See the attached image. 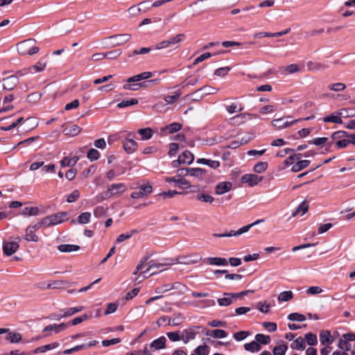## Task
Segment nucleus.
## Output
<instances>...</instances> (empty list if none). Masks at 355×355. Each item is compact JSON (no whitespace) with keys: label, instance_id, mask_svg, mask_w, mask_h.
Returning a JSON list of instances; mask_svg holds the SVG:
<instances>
[{"label":"nucleus","instance_id":"nucleus-1","mask_svg":"<svg viewBox=\"0 0 355 355\" xmlns=\"http://www.w3.org/2000/svg\"><path fill=\"white\" fill-rule=\"evenodd\" d=\"M36 41L28 39L17 44V51L20 55H33L39 51V47L35 45Z\"/></svg>","mask_w":355,"mask_h":355},{"label":"nucleus","instance_id":"nucleus-2","mask_svg":"<svg viewBox=\"0 0 355 355\" xmlns=\"http://www.w3.org/2000/svg\"><path fill=\"white\" fill-rule=\"evenodd\" d=\"M126 190L127 187L124 183L112 184L108 187L107 191L101 194V199L105 200L114 196H121Z\"/></svg>","mask_w":355,"mask_h":355},{"label":"nucleus","instance_id":"nucleus-3","mask_svg":"<svg viewBox=\"0 0 355 355\" xmlns=\"http://www.w3.org/2000/svg\"><path fill=\"white\" fill-rule=\"evenodd\" d=\"M68 220V213L66 211H60L54 214L46 216L43 218V223L46 224V227L50 225H55L63 223Z\"/></svg>","mask_w":355,"mask_h":355},{"label":"nucleus","instance_id":"nucleus-4","mask_svg":"<svg viewBox=\"0 0 355 355\" xmlns=\"http://www.w3.org/2000/svg\"><path fill=\"white\" fill-rule=\"evenodd\" d=\"M263 221H264L263 219H259V220H257L255 222H254V223H251L250 225H248L242 227L241 228H240L237 231L231 230L229 232H224L223 234L214 233L213 234V236L214 237H230V236H239V235H241V234H242L243 233L247 232L252 227H253V226H254V225H256L257 224H259L260 223H262Z\"/></svg>","mask_w":355,"mask_h":355},{"label":"nucleus","instance_id":"nucleus-5","mask_svg":"<svg viewBox=\"0 0 355 355\" xmlns=\"http://www.w3.org/2000/svg\"><path fill=\"white\" fill-rule=\"evenodd\" d=\"M194 160V155L190 151L186 150L173 160L171 165L173 168H178L181 164H191Z\"/></svg>","mask_w":355,"mask_h":355},{"label":"nucleus","instance_id":"nucleus-6","mask_svg":"<svg viewBox=\"0 0 355 355\" xmlns=\"http://www.w3.org/2000/svg\"><path fill=\"white\" fill-rule=\"evenodd\" d=\"M291 118L292 117L291 116H287L286 117L275 119L272 121L271 124L276 130H279L286 128L296 123L301 121V119H295V120H293L291 121H288L287 120L288 119H291Z\"/></svg>","mask_w":355,"mask_h":355},{"label":"nucleus","instance_id":"nucleus-7","mask_svg":"<svg viewBox=\"0 0 355 355\" xmlns=\"http://www.w3.org/2000/svg\"><path fill=\"white\" fill-rule=\"evenodd\" d=\"M148 268L141 273V275H144V278L164 270L165 268L164 267L168 264L157 263L155 261L152 260L148 263Z\"/></svg>","mask_w":355,"mask_h":355},{"label":"nucleus","instance_id":"nucleus-8","mask_svg":"<svg viewBox=\"0 0 355 355\" xmlns=\"http://www.w3.org/2000/svg\"><path fill=\"white\" fill-rule=\"evenodd\" d=\"M138 190L130 194L132 198H142L148 196L153 191V187L150 183L141 184L137 187Z\"/></svg>","mask_w":355,"mask_h":355},{"label":"nucleus","instance_id":"nucleus-9","mask_svg":"<svg viewBox=\"0 0 355 355\" xmlns=\"http://www.w3.org/2000/svg\"><path fill=\"white\" fill-rule=\"evenodd\" d=\"M15 240L16 241H15L3 242V251L6 255L11 256L19 248V245L18 244V242L21 240V239L19 237H17Z\"/></svg>","mask_w":355,"mask_h":355},{"label":"nucleus","instance_id":"nucleus-10","mask_svg":"<svg viewBox=\"0 0 355 355\" xmlns=\"http://www.w3.org/2000/svg\"><path fill=\"white\" fill-rule=\"evenodd\" d=\"M263 178L255 174H245L241 177L243 183L248 184L250 187H254L263 180Z\"/></svg>","mask_w":355,"mask_h":355},{"label":"nucleus","instance_id":"nucleus-11","mask_svg":"<svg viewBox=\"0 0 355 355\" xmlns=\"http://www.w3.org/2000/svg\"><path fill=\"white\" fill-rule=\"evenodd\" d=\"M3 87L6 90L13 89L19 83V78L17 75H12L3 78Z\"/></svg>","mask_w":355,"mask_h":355},{"label":"nucleus","instance_id":"nucleus-12","mask_svg":"<svg viewBox=\"0 0 355 355\" xmlns=\"http://www.w3.org/2000/svg\"><path fill=\"white\" fill-rule=\"evenodd\" d=\"M132 35L130 34H120L112 35L109 37L110 40H112V44L115 46H121L128 42Z\"/></svg>","mask_w":355,"mask_h":355},{"label":"nucleus","instance_id":"nucleus-13","mask_svg":"<svg viewBox=\"0 0 355 355\" xmlns=\"http://www.w3.org/2000/svg\"><path fill=\"white\" fill-rule=\"evenodd\" d=\"M158 81H159L158 79H154V80H150L144 81V82L134 84V85L126 84L123 86V89H128V90L136 91L139 87H148L149 85H150L152 84H156Z\"/></svg>","mask_w":355,"mask_h":355},{"label":"nucleus","instance_id":"nucleus-14","mask_svg":"<svg viewBox=\"0 0 355 355\" xmlns=\"http://www.w3.org/2000/svg\"><path fill=\"white\" fill-rule=\"evenodd\" d=\"M232 188V184L230 182H222L218 183L215 187V193L222 195L230 191Z\"/></svg>","mask_w":355,"mask_h":355},{"label":"nucleus","instance_id":"nucleus-15","mask_svg":"<svg viewBox=\"0 0 355 355\" xmlns=\"http://www.w3.org/2000/svg\"><path fill=\"white\" fill-rule=\"evenodd\" d=\"M343 111H344V110H340L336 112V114H332L331 115L324 117L323 121L325 123H334L338 124L343 123V120L340 118V116L343 115Z\"/></svg>","mask_w":355,"mask_h":355},{"label":"nucleus","instance_id":"nucleus-16","mask_svg":"<svg viewBox=\"0 0 355 355\" xmlns=\"http://www.w3.org/2000/svg\"><path fill=\"white\" fill-rule=\"evenodd\" d=\"M290 31H291V28H288L283 31L277 32V33H268V32H260V33H255L254 35V37L257 38V37H280L285 34L288 33Z\"/></svg>","mask_w":355,"mask_h":355},{"label":"nucleus","instance_id":"nucleus-17","mask_svg":"<svg viewBox=\"0 0 355 355\" xmlns=\"http://www.w3.org/2000/svg\"><path fill=\"white\" fill-rule=\"evenodd\" d=\"M218 92V89L214 88L211 86H204L198 89H197L196 92L192 93L191 95H197L199 93L202 92V94L200 95V98H202L203 96L209 95V94H216Z\"/></svg>","mask_w":355,"mask_h":355},{"label":"nucleus","instance_id":"nucleus-18","mask_svg":"<svg viewBox=\"0 0 355 355\" xmlns=\"http://www.w3.org/2000/svg\"><path fill=\"white\" fill-rule=\"evenodd\" d=\"M69 327V323H61L59 324H50L44 328L43 332L54 331L56 334L66 329Z\"/></svg>","mask_w":355,"mask_h":355},{"label":"nucleus","instance_id":"nucleus-19","mask_svg":"<svg viewBox=\"0 0 355 355\" xmlns=\"http://www.w3.org/2000/svg\"><path fill=\"white\" fill-rule=\"evenodd\" d=\"M123 146L125 151L129 154L134 153L137 148V143L132 139H126Z\"/></svg>","mask_w":355,"mask_h":355},{"label":"nucleus","instance_id":"nucleus-20","mask_svg":"<svg viewBox=\"0 0 355 355\" xmlns=\"http://www.w3.org/2000/svg\"><path fill=\"white\" fill-rule=\"evenodd\" d=\"M198 256H184L179 257L177 258V262L181 264L190 265L196 263L198 262Z\"/></svg>","mask_w":355,"mask_h":355},{"label":"nucleus","instance_id":"nucleus-21","mask_svg":"<svg viewBox=\"0 0 355 355\" xmlns=\"http://www.w3.org/2000/svg\"><path fill=\"white\" fill-rule=\"evenodd\" d=\"M152 76H153L152 72L145 71V72H143L139 74H137V75H135V76L128 78L127 80V82L128 83L139 82L142 80L148 79V78L152 77Z\"/></svg>","mask_w":355,"mask_h":355},{"label":"nucleus","instance_id":"nucleus-22","mask_svg":"<svg viewBox=\"0 0 355 355\" xmlns=\"http://www.w3.org/2000/svg\"><path fill=\"white\" fill-rule=\"evenodd\" d=\"M166 338L164 336H161L157 339L154 340L150 344V347L155 350L162 349L166 347Z\"/></svg>","mask_w":355,"mask_h":355},{"label":"nucleus","instance_id":"nucleus-23","mask_svg":"<svg viewBox=\"0 0 355 355\" xmlns=\"http://www.w3.org/2000/svg\"><path fill=\"white\" fill-rule=\"evenodd\" d=\"M194 328L195 327H191L188 329H184L182 332V340L184 343H187L189 340L195 338L196 333L194 331Z\"/></svg>","mask_w":355,"mask_h":355},{"label":"nucleus","instance_id":"nucleus-24","mask_svg":"<svg viewBox=\"0 0 355 355\" xmlns=\"http://www.w3.org/2000/svg\"><path fill=\"white\" fill-rule=\"evenodd\" d=\"M80 131L81 128L75 124L69 125L63 130V132L66 135H69L71 137L76 136L80 132Z\"/></svg>","mask_w":355,"mask_h":355},{"label":"nucleus","instance_id":"nucleus-25","mask_svg":"<svg viewBox=\"0 0 355 355\" xmlns=\"http://www.w3.org/2000/svg\"><path fill=\"white\" fill-rule=\"evenodd\" d=\"M320 343L323 345H329L331 344L334 339L329 331H322L320 334Z\"/></svg>","mask_w":355,"mask_h":355},{"label":"nucleus","instance_id":"nucleus-26","mask_svg":"<svg viewBox=\"0 0 355 355\" xmlns=\"http://www.w3.org/2000/svg\"><path fill=\"white\" fill-rule=\"evenodd\" d=\"M207 263L215 266H227L228 264L227 259L222 257H209L207 259Z\"/></svg>","mask_w":355,"mask_h":355},{"label":"nucleus","instance_id":"nucleus-27","mask_svg":"<svg viewBox=\"0 0 355 355\" xmlns=\"http://www.w3.org/2000/svg\"><path fill=\"white\" fill-rule=\"evenodd\" d=\"M310 164V161L307 159L297 161L291 168L293 172H299L306 168Z\"/></svg>","mask_w":355,"mask_h":355},{"label":"nucleus","instance_id":"nucleus-28","mask_svg":"<svg viewBox=\"0 0 355 355\" xmlns=\"http://www.w3.org/2000/svg\"><path fill=\"white\" fill-rule=\"evenodd\" d=\"M58 346H60V343H57V342L52 343H50V344H47V345H45L37 347L34 350L33 352L35 354L44 353V352H46L48 350H51V349H55V348L58 347Z\"/></svg>","mask_w":355,"mask_h":355},{"label":"nucleus","instance_id":"nucleus-29","mask_svg":"<svg viewBox=\"0 0 355 355\" xmlns=\"http://www.w3.org/2000/svg\"><path fill=\"white\" fill-rule=\"evenodd\" d=\"M58 249L61 252H71L78 251L80 246L78 245L61 244L58 245Z\"/></svg>","mask_w":355,"mask_h":355},{"label":"nucleus","instance_id":"nucleus-30","mask_svg":"<svg viewBox=\"0 0 355 355\" xmlns=\"http://www.w3.org/2000/svg\"><path fill=\"white\" fill-rule=\"evenodd\" d=\"M78 159L79 157L77 156H73L71 158L64 157L60 161V166L61 167L73 166L78 162Z\"/></svg>","mask_w":355,"mask_h":355},{"label":"nucleus","instance_id":"nucleus-31","mask_svg":"<svg viewBox=\"0 0 355 355\" xmlns=\"http://www.w3.org/2000/svg\"><path fill=\"white\" fill-rule=\"evenodd\" d=\"M304 339L302 337H298L291 344V347L293 349L304 350L305 349Z\"/></svg>","mask_w":355,"mask_h":355},{"label":"nucleus","instance_id":"nucleus-32","mask_svg":"<svg viewBox=\"0 0 355 355\" xmlns=\"http://www.w3.org/2000/svg\"><path fill=\"white\" fill-rule=\"evenodd\" d=\"M24 239L27 241L37 242L39 240L38 236L32 230V227H27L26 229V234Z\"/></svg>","mask_w":355,"mask_h":355},{"label":"nucleus","instance_id":"nucleus-33","mask_svg":"<svg viewBox=\"0 0 355 355\" xmlns=\"http://www.w3.org/2000/svg\"><path fill=\"white\" fill-rule=\"evenodd\" d=\"M243 347L246 351L251 352H257L261 349V346L257 343V340L252 341L249 343H245Z\"/></svg>","mask_w":355,"mask_h":355},{"label":"nucleus","instance_id":"nucleus-34","mask_svg":"<svg viewBox=\"0 0 355 355\" xmlns=\"http://www.w3.org/2000/svg\"><path fill=\"white\" fill-rule=\"evenodd\" d=\"M21 214L24 216H37L39 214V209L35 207H26L21 209Z\"/></svg>","mask_w":355,"mask_h":355},{"label":"nucleus","instance_id":"nucleus-35","mask_svg":"<svg viewBox=\"0 0 355 355\" xmlns=\"http://www.w3.org/2000/svg\"><path fill=\"white\" fill-rule=\"evenodd\" d=\"M187 173L191 176L200 179L205 174V171L201 168H190L187 170Z\"/></svg>","mask_w":355,"mask_h":355},{"label":"nucleus","instance_id":"nucleus-36","mask_svg":"<svg viewBox=\"0 0 355 355\" xmlns=\"http://www.w3.org/2000/svg\"><path fill=\"white\" fill-rule=\"evenodd\" d=\"M206 335L214 338H225L227 336V334L223 329H214L211 331H207Z\"/></svg>","mask_w":355,"mask_h":355},{"label":"nucleus","instance_id":"nucleus-37","mask_svg":"<svg viewBox=\"0 0 355 355\" xmlns=\"http://www.w3.org/2000/svg\"><path fill=\"white\" fill-rule=\"evenodd\" d=\"M309 206L308 202L306 200H304L292 214V216L295 217L300 212H302V214H306L309 210Z\"/></svg>","mask_w":355,"mask_h":355},{"label":"nucleus","instance_id":"nucleus-38","mask_svg":"<svg viewBox=\"0 0 355 355\" xmlns=\"http://www.w3.org/2000/svg\"><path fill=\"white\" fill-rule=\"evenodd\" d=\"M182 128V125L179 123H172L166 126H165L162 130L168 131L169 134H173L179 131Z\"/></svg>","mask_w":355,"mask_h":355},{"label":"nucleus","instance_id":"nucleus-39","mask_svg":"<svg viewBox=\"0 0 355 355\" xmlns=\"http://www.w3.org/2000/svg\"><path fill=\"white\" fill-rule=\"evenodd\" d=\"M138 133L141 136L143 140H148L152 137L153 131L150 128H146L139 129Z\"/></svg>","mask_w":355,"mask_h":355},{"label":"nucleus","instance_id":"nucleus-40","mask_svg":"<svg viewBox=\"0 0 355 355\" xmlns=\"http://www.w3.org/2000/svg\"><path fill=\"white\" fill-rule=\"evenodd\" d=\"M149 8H145L144 9H141V8H139L137 6H132L128 8V12L131 17H136L141 12H145Z\"/></svg>","mask_w":355,"mask_h":355},{"label":"nucleus","instance_id":"nucleus-41","mask_svg":"<svg viewBox=\"0 0 355 355\" xmlns=\"http://www.w3.org/2000/svg\"><path fill=\"white\" fill-rule=\"evenodd\" d=\"M92 315L90 314V315H88V314H83L79 317H76L75 318H73L72 320H71L69 323V326L70 325H73V326H75V325H77L81 322H83V321L87 320V319H89V318H92Z\"/></svg>","mask_w":355,"mask_h":355},{"label":"nucleus","instance_id":"nucleus-42","mask_svg":"<svg viewBox=\"0 0 355 355\" xmlns=\"http://www.w3.org/2000/svg\"><path fill=\"white\" fill-rule=\"evenodd\" d=\"M83 309V306H82L69 308L64 311V313L62 314V316L64 318L71 316L81 311Z\"/></svg>","mask_w":355,"mask_h":355},{"label":"nucleus","instance_id":"nucleus-43","mask_svg":"<svg viewBox=\"0 0 355 355\" xmlns=\"http://www.w3.org/2000/svg\"><path fill=\"white\" fill-rule=\"evenodd\" d=\"M255 339L259 345H268L270 342V336L262 334H257Z\"/></svg>","mask_w":355,"mask_h":355},{"label":"nucleus","instance_id":"nucleus-44","mask_svg":"<svg viewBox=\"0 0 355 355\" xmlns=\"http://www.w3.org/2000/svg\"><path fill=\"white\" fill-rule=\"evenodd\" d=\"M6 340L12 343H17L21 340V335L19 333L7 332Z\"/></svg>","mask_w":355,"mask_h":355},{"label":"nucleus","instance_id":"nucleus-45","mask_svg":"<svg viewBox=\"0 0 355 355\" xmlns=\"http://www.w3.org/2000/svg\"><path fill=\"white\" fill-rule=\"evenodd\" d=\"M46 62L40 61V62H37L35 64L30 67L28 70L30 72H33H33H40L44 69V68L46 67Z\"/></svg>","mask_w":355,"mask_h":355},{"label":"nucleus","instance_id":"nucleus-46","mask_svg":"<svg viewBox=\"0 0 355 355\" xmlns=\"http://www.w3.org/2000/svg\"><path fill=\"white\" fill-rule=\"evenodd\" d=\"M293 297V294L292 291H283L279 293L278 295V300L282 302H288L291 300Z\"/></svg>","mask_w":355,"mask_h":355},{"label":"nucleus","instance_id":"nucleus-47","mask_svg":"<svg viewBox=\"0 0 355 355\" xmlns=\"http://www.w3.org/2000/svg\"><path fill=\"white\" fill-rule=\"evenodd\" d=\"M268 166L266 162H260L254 166L253 171L257 173H261L268 168Z\"/></svg>","mask_w":355,"mask_h":355},{"label":"nucleus","instance_id":"nucleus-48","mask_svg":"<svg viewBox=\"0 0 355 355\" xmlns=\"http://www.w3.org/2000/svg\"><path fill=\"white\" fill-rule=\"evenodd\" d=\"M184 320V317L180 313H175L172 320L171 319V326H179L182 323Z\"/></svg>","mask_w":355,"mask_h":355},{"label":"nucleus","instance_id":"nucleus-49","mask_svg":"<svg viewBox=\"0 0 355 355\" xmlns=\"http://www.w3.org/2000/svg\"><path fill=\"white\" fill-rule=\"evenodd\" d=\"M349 134L343 130L336 131L331 134V138L332 140H340L343 138H348Z\"/></svg>","mask_w":355,"mask_h":355},{"label":"nucleus","instance_id":"nucleus-50","mask_svg":"<svg viewBox=\"0 0 355 355\" xmlns=\"http://www.w3.org/2000/svg\"><path fill=\"white\" fill-rule=\"evenodd\" d=\"M287 349L288 347L286 345L275 346L272 350L273 355H285Z\"/></svg>","mask_w":355,"mask_h":355},{"label":"nucleus","instance_id":"nucleus-51","mask_svg":"<svg viewBox=\"0 0 355 355\" xmlns=\"http://www.w3.org/2000/svg\"><path fill=\"white\" fill-rule=\"evenodd\" d=\"M138 103V100L137 98H132L130 100L122 101L119 103H118L117 107L119 108H123L131 105H135Z\"/></svg>","mask_w":355,"mask_h":355},{"label":"nucleus","instance_id":"nucleus-52","mask_svg":"<svg viewBox=\"0 0 355 355\" xmlns=\"http://www.w3.org/2000/svg\"><path fill=\"white\" fill-rule=\"evenodd\" d=\"M304 338L309 345L313 346L317 344V336L312 333H308L305 335Z\"/></svg>","mask_w":355,"mask_h":355},{"label":"nucleus","instance_id":"nucleus-53","mask_svg":"<svg viewBox=\"0 0 355 355\" xmlns=\"http://www.w3.org/2000/svg\"><path fill=\"white\" fill-rule=\"evenodd\" d=\"M223 297L218 298L217 302L220 306H227L232 303V300L230 295H223Z\"/></svg>","mask_w":355,"mask_h":355},{"label":"nucleus","instance_id":"nucleus-54","mask_svg":"<svg viewBox=\"0 0 355 355\" xmlns=\"http://www.w3.org/2000/svg\"><path fill=\"white\" fill-rule=\"evenodd\" d=\"M42 94L38 92H34L28 94L26 97V101L31 103H37L41 98Z\"/></svg>","mask_w":355,"mask_h":355},{"label":"nucleus","instance_id":"nucleus-55","mask_svg":"<svg viewBox=\"0 0 355 355\" xmlns=\"http://www.w3.org/2000/svg\"><path fill=\"white\" fill-rule=\"evenodd\" d=\"M87 157L91 161H95L100 157V153L96 149L91 148L88 150Z\"/></svg>","mask_w":355,"mask_h":355},{"label":"nucleus","instance_id":"nucleus-56","mask_svg":"<svg viewBox=\"0 0 355 355\" xmlns=\"http://www.w3.org/2000/svg\"><path fill=\"white\" fill-rule=\"evenodd\" d=\"M250 333L249 331H241L235 333L233 335L234 338L237 341H241L250 336Z\"/></svg>","mask_w":355,"mask_h":355},{"label":"nucleus","instance_id":"nucleus-57","mask_svg":"<svg viewBox=\"0 0 355 355\" xmlns=\"http://www.w3.org/2000/svg\"><path fill=\"white\" fill-rule=\"evenodd\" d=\"M288 319L291 321L302 322L306 320V317L298 313H292L288 315Z\"/></svg>","mask_w":355,"mask_h":355},{"label":"nucleus","instance_id":"nucleus-58","mask_svg":"<svg viewBox=\"0 0 355 355\" xmlns=\"http://www.w3.org/2000/svg\"><path fill=\"white\" fill-rule=\"evenodd\" d=\"M185 37V35L183 33L178 34L175 36L171 37L168 40L170 45H175L181 42Z\"/></svg>","mask_w":355,"mask_h":355},{"label":"nucleus","instance_id":"nucleus-59","mask_svg":"<svg viewBox=\"0 0 355 355\" xmlns=\"http://www.w3.org/2000/svg\"><path fill=\"white\" fill-rule=\"evenodd\" d=\"M107 211V208L103 206H98L96 207L94 210V215L97 217L100 218L106 214Z\"/></svg>","mask_w":355,"mask_h":355},{"label":"nucleus","instance_id":"nucleus-60","mask_svg":"<svg viewBox=\"0 0 355 355\" xmlns=\"http://www.w3.org/2000/svg\"><path fill=\"white\" fill-rule=\"evenodd\" d=\"M91 214L89 212H84L79 215L78 221L80 224H86L89 222Z\"/></svg>","mask_w":355,"mask_h":355},{"label":"nucleus","instance_id":"nucleus-61","mask_svg":"<svg viewBox=\"0 0 355 355\" xmlns=\"http://www.w3.org/2000/svg\"><path fill=\"white\" fill-rule=\"evenodd\" d=\"M328 88L332 91L340 92V91H343L346 88V85H345V84L342 83H337L330 84L328 86Z\"/></svg>","mask_w":355,"mask_h":355},{"label":"nucleus","instance_id":"nucleus-62","mask_svg":"<svg viewBox=\"0 0 355 355\" xmlns=\"http://www.w3.org/2000/svg\"><path fill=\"white\" fill-rule=\"evenodd\" d=\"M182 93L178 91L175 95H168L164 96V100L168 104H172L175 102L181 96Z\"/></svg>","mask_w":355,"mask_h":355},{"label":"nucleus","instance_id":"nucleus-63","mask_svg":"<svg viewBox=\"0 0 355 355\" xmlns=\"http://www.w3.org/2000/svg\"><path fill=\"white\" fill-rule=\"evenodd\" d=\"M196 199L200 201L209 203H211L214 200V198L211 196L205 193L198 194L196 196Z\"/></svg>","mask_w":355,"mask_h":355},{"label":"nucleus","instance_id":"nucleus-64","mask_svg":"<svg viewBox=\"0 0 355 355\" xmlns=\"http://www.w3.org/2000/svg\"><path fill=\"white\" fill-rule=\"evenodd\" d=\"M195 353L197 355H208L209 349L206 345H200L196 348Z\"/></svg>","mask_w":355,"mask_h":355}]
</instances>
